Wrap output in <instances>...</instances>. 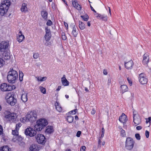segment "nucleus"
Masks as SVG:
<instances>
[{"label": "nucleus", "instance_id": "nucleus-35", "mask_svg": "<svg viewBox=\"0 0 151 151\" xmlns=\"http://www.w3.org/2000/svg\"><path fill=\"white\" fill-rule=\"evenodd\" d=\"M81 17L84 21H87L89 18L88 16L86 14L84 15L81 16Z\"/></svg>", "mask_w": 151, "mask_h": 151}, {"label": "nucleus", "instance_id": "nucleus-60", "mask_svg": "<svg viewBox=\"0 0 151 151\" xmlns=\"http://www.w3.org/2000/svg\"><path fill=\"white\" fill-rule=\"evenodd\" d=\"M105 130L104 128H102L101 129V133L104 134Z\"/></svg>", "mask_w": 151, "mask_h": 151}, {"label": "nucleus", "instance_id": "nucleus-47", "mask_svg": "<svg viewBox=\"0 0 151 151\" xmlns=\"http://www.w3.org/2000/svg\"><path fill=\"white\" fill-rule=\"evenodd\" d=\"M145 136L147 138H148L149 135V132L147 130H146L145 131Z\"/></svg>", "mask_w": 151, "mask_h": 151}, {"label": "nucleus", "instance_id": "nucleus-62", "mask_svg": "<svg viewBox=\"0 0 151 151\" xmlns=\"http://www.w3.org/2000/svg\"><path fill=\"white\" fill-rule=\"evenodd\" d=\"M91 113L92 114H94L95 113V112L93 110H92V111L91 112Z\"/></svg>", "mask_w": 151, "mask_h": 151}, {"label": "nucleus", "instance_id": "nucleus-3", "mask_svg": "<svg viewBox=\"0 0 151 151\" xmlns=\"http://www.w3.org/2000/svg\"><path fill=\"white\" fill-rule=\"evenodd\" d=\"M47 120L45 119H41L36 122L35 129L37 131H41L48 124Z\"/></svg>", "mask_w": 151, "mask_h": 151}, {"label": "nucleus", "instance_id": "nucleus-9", "mask_svg": "<svg viewBox=\"0 0 151 151\" xmlns=\"http://www.w3.org/2000/svg\"><path fill=\"white\" fill-rule=\"evenodd\" d=\"M9 46V42L8 41H2L0 42V51L2 52L4 50L7 49Z\"/></svg>", "mask_w": 151, "mask_h": 151}, {"label": "nucleus", "instance_id": "nucleus-38", "mask_svg": "<svg viewBox=\"0 0 151 151\" xmlns=\"http://www.w3.org/2000/svg\"><path fill=\"white\" fill-rule=\"evenodd\" d=\"M19 76L20 81H22L23 80V74L22 72H19Z\"/></svg>", "mask_w": 151, "mask_h": 151}, {"label": "nucleus", "instance_id": "nucleus-50", "mask_svg": "<svg viewBox=\"0 0 151 151\" xmlns=\"http://www.w3.org/2000/svg\"><path fill=\"white\" fill-rule=\"evenodd\" d=\"M127 80L130 86H131L132 84V82L128 78H127Z\"/></svg>", "mask_w": 151, "mask_h": 151}, {"label": "nucleus", "instance_id": "nucleus-6", "mask_svg": "<svg viewBox=\"0 0 151 151\" xmlns=\"http://www.w3.org/2000/svg\"><path fill=\"white\" fill-rule=\"evenodd\" d=\"M25 134L31 137L34 136L36 134V131L31 127L27 128L24 132Z\"/></svg>", "mask_w": 151, "mask_h": 151}, {"label": "nucleus", "instance_id": "nucleus-8", "mask_svg": "<svg viewBox=\"0 0 151 151\" xmlns=\"http://www.w3.org/2000/svg\"><path fill=\"white\" fill-rule=\"evenodd\" d=\"M133 122L135 126L141 123V121L140 117L138 114L135 113L134 111L133 112Z\"/></svg>", "mask_w": 151, "mask_h": 151}, {"label": "nucleus", "instance_id": "nucleus-7", "mask_svg": "<svg viewBox=\"0 0 151 151\" xmlns=\"http://www.w3.org/2000/svg\"><path fill=\"white\" fill-rule=\"evenodd\" d=\"M36 138L37 142L39 144H44L46 142V139L44 135L42 134H38Z\"/></svg>", "mask_w": 151, "mask_h": 151}, {"label": "nucleus", "instance_id": "nucleus-23", "mask_svg": "<svg viewBox=\"0 0 151 151\" xmlns=\"http://www.w3.org/2000/svg\"><path fill=\"white\" fill-rule=\"evenodd\" d=\"M41 15L43 18L45 20H47L48 15V13L46 11H41Z\"/></svg>", "mask_w": 151, "mask_h": 151}, {"label": "nucleus", "instance_id": "nucleus-40", "mask_svg": "<svg viewBox=\"0 0 151 151\" xmlns=\"http://www.w3.org/2000/svg\"><path fill=\"white\" fill-rule=\"evenodd\" d=\"M77 111V109H76L70 111L68 113L70 114H75L76 113Z\"/></svg>", "mask_w": 151, "mask_h": 151}, {"label": "nucleus", "instance_id": "nucleus-31", "mask_svg": "<svg viewBox=\"0 0 151 151\" xmlns=\"http://www.w3.org/2000/svg\"><path fill=\"white\" fill-rule=\"evenodd\" d=\"M55 105L57 110L59 112H61L62 111V108L59 105V103L56 102L55 104Z\"/></svg>", "mask_w": 151, "mask_h": 151}, {"label": "nucleus", "instance_id": "nucleus-54", "mask_svg": "<svg viewBox=\"0 0 151 151\" xmlns=\"http://www.w3.org/2000/svg\"><path fill=\"white\" fill-rule=\"evenodd\" d=\"M103 73L105 75H107V70L105 69H104L103 70Z\"/></svg>", "mask_w": 151, "mask_h": 151}, {"label": "nucleus", "instance_id": "nucleus-55", "mask_svg": "<svg viewBox=\"0 0 151 151\" xmlns=\"http://www.w3.org/2000/svg\"><path fill=\"white\" fill-rule=\"evenodd\" d=\"M62 39L63 40H65L66 39V37L65 35H62Z\"/></svg>", "mask_w": 151, "mask_h": 151}, {"label": "nucleus", "instance_id": "nucleus-44", "mask_svg": "<svg viewBox=\"0 0 151 151\" xmlns=\"http://www.w3.org/2000/svg\"><path fill=\"white\" fill-rule=\"evenodd\" d=\"M46 77H43L41 78V79H40L38 77L37 78V80L38 81H44L46 80Z\"/></svg>", "mask_w": 151, "mask_h": 151}, {"label": "nucleus", "instance_id": "nucleus-41", "mask_svg": "<svg viewBox=\"0 0 151 151\" xmlns=\"http://www.w3.org/2000/svg\"><path fill=\"white\" fill-rule=\"evenodd\" d=\"M135 137H136V139L138 140H140V136L139 134L138 133H137L135 134Z\"/></svg>", "mask_w": 151, "mask_h": 151}, {"label": "nucleus", "instance_id": "nucleus-24", "mask_svg": "<svg viewBox=\"0 0 151 151\" xmlns=\"http://www.w3.org/2000/svg\"><path fill=\"white\" fill-rule=\"evenodd\" d=\"M39 149L37 145H33L29 148V151H38Z\"/></svg>", "mask_w": 151, "mask_h": 151}, {"label": "nucleus", "instance_id": "nucleus-18", "mask_svg": "<svg viewBox=\"0 0 151 151\" xmlns=\"http://www.w3.org/2000/svg\"><path fill=\"white\" fill-rule=\"evenodd\" d=\"M127 119L126 116L124 114H123L119 118V120L121 122L123 123L126 122L127 121Z\"/></svg>", "mask_w": 151, "mask_h": 151}, {"label": "nucleus", "instance_id": "nucleus-14", "mask_svg": "<svg viewBox=\"0 0 151 151\" xmlns=\"http://www.w3.org/2000/svg\"><path fill=\"white\" fill-rule=\"evenodd\" d=\"M149 57L148 53H145L143 55V58L142 60V63L144 64H147L149 61Z\"/></svg>", "mask_w": 151, "mask_h": 151}, {"label": "nucleus", "instance_id": "nucleus-28", "mask_svg": "<svg viewBox=\"0 0 151 151\" xmlns=\"http://www.w3.org/2000/svg\"><path fill=\"white\" fill-rule=\"evenodd\" d=\"M27 4L24 3L22 4L21 8V11L22 12H25L27 11Z\"/></svg>", "mask_w": 151, "mask_h": 151}, {"label": "nucleus", "instance_id": "nucleus-1", "mask_svg": "<svg viewBox=\"0 0 151 151\" xmlns=\"http://www.w3.org/2000/svg\"><path fill=\"white\" fill-rule=\"evenodd\" d=\"M37 114L35 111L28 112L27 114L23 118L20 119V120L23 123L30 122H32L36 119Z\"/></svg>", "mask_w": 151, "mask_h": 151}, {"label": "nucleus", "instance_id": "nucleus-33", "mask_svg": "<svg viewBox=\"0 0 151 151\" xmlns=\"http://www.w3.org/2000/svg\"><path fill=\"white\" fill-rule=\"evenodd\" d=\"M8 147L7 146H4L0 149V151H10Z\"/></svg>", "mask_w": 151, "mask_h": 151}, {"label": "nucleus", "instance_id": "nucleus-64", "mask_svg": "<svg viewBox=\"0 0 151 151\" xmlns=\"http://www.w3.org/2000/svg\"><path fill=\"white\" fill-rule=\"evenodd\" d=\"M75 119L76 120H78V117L77 116H75Z\"/></svg>", "mask_w": 151, "mask_h": 151}, {"label": "nucleus", "instance_id": "nucleus-21", "mask_svg": "<svg viewBox=\"0 0 151 151\" xmlns=\"http://www.w3.org/2000/svg\"><path fill=\"white\" fill-rule=\"evenodd\" d=\"M72 4L73 6L77 10H81V6L75 1H73Z\"/></svg>", "mask_w": 151, "mask_h": 151}, {"label": "nucleus", "instance_id": "nucleus-19", "mask_svg": "<svg viewBox=\"0 0 151 151\" xmlns=\"http://www.w3.org/2000/svg\"><path fill=\"white\" fill-rule=\"evenodd\" d=\"M61 82L63 85L64 86H67L69 84V82L66 78L65 75H64L61 78Z\"/></svg>", "mask_w": 151, "mask_h": 151}, {"label": "nucleus", "instance_id": "nucleus-29", "mask_svg": "<svg viewBox=\"0 0 151 151\" xmlns=\"http://www.w3.org/2000/svg\"><path fill=\"white\" fill-rule=\"evenodd\" d=\"M78 32L76 30V29L75 25L73 27V30L72 32V34L74 37H76L78 35Z\"/></svg>", "mask_w": 151, "mask_h": 151}, {"label": "nucleus", "instance_id": "nucleus-4", "mask_svg": "<svg viewBox=\"0 0 151 151\" xmlns=\"http://www.w3.org/2000/svg\"><path fill=\"white\" fill-rule=\"evenodd\" d=\"M10 5V2L9 0H5L0 4V14L3 16L7 12Z\"/></svg>", "mask_w": 151, "mask_h": 151}, {"label": "nucleus", "instance_id": "nucleus-39", "mask_svg": "<svg viewBox=\"0 0 151 151\" xmlns=\"http://www.w3.org/2000/svg\"><path fill=\"white\" fill-rule=\"evenodd\" d=\"M40 89L42 93H43V94H45L46 93V89L45 88L40 86Z\"/></svg>", "mask_w": 151, "mask_h": 151}, {"label": "nucleus", "instance_id": "nucleus-27", "mask_svg": "<svg viewBox=\"0 0 151 151\" xmlns=\"http://www.w3.org/2000/svg\"><path fill=\"white\" fill-rule=\"evenodd\" d=\"M98 16L97 17L98 19H102L103 20L106 21L107 20V16H104L103 15H101L100 14H97Z\"/></svg>", "mask_w": 151, "mask_h": 151}, {"label": "nucleus", "instance_id": "nucleus-30", "mask_svg": "<svg viewBox=\"0 0 151 151\" xmlns=\"http://www.w3.org/2000/svg\"><path fill=\"white\" fill-rule=\"evenodd\" d=\"M79 27L81 29L83 30L85 28V25L82 22L79 21Z\"/></svg>", "mask_w": 151, "mask_h": 151}, {"label": "nucleus", "instance_id": "nucleus-26", "mask_svg": "<svg viewBox=\"0 0 151 151\" xmlns=\"http://www.w3.org/2000/svg\"><path fill=\"white\" fill-rule=\"evenodd\" d=\"M128 90V88L127 86L125 85H121V90H120L122 91V93H124Z\"/></svg>", "mask_w": 151, "mask_h": 151}, {"label": "nucleus", "instance_id": "nucleus-49", "mask_svg": "<svg viewBox=\"0 0 151 151\" xmlns=\"http://www.w3.org/2000/svg\"><path fill=\"white\" fill-rule=\"evenodd\" d=\"M3 132V129L1 126L0 125V134H1Z\"/></svg>", "mask_w": 151, "mask_h": 151}, {"label": "nucleus", "instance_id": "nucleus-58", "mask_svg": "<svg viewBox=\"0 0 151 151\" xmlns=\"http://www.w3.org/2000/svg\"><path fill=\"white\" fill-rule=\"evenodd\" d=\"M90 7L92 11H93L95 13H96V11L91 6V5H90Z\"/></svg>", "mask_w": 151, "mask_h": 151}, {"label": "nucleus", "instance_id": "nucleus-34", "mask_svg": "<svg viewBox=\"0 0 151 151\" xmlns=\"http://www.w3.org/2000/svg\"><path fill=\"white\" fill-rule=\"evenodd\" d=\"M67 121L69 123L72 122L73 120V117L72 116H68L66 118Z\"/></svg>", "mask_w": 151, "mask_h": 151}, {"label": "nucleus", "instance_id": "nucleus-63", "mask_svg": "<svg viewBox=\"0 0 151 151\" xmlns=\"http://www.w3.org/2000/svg\"><path fill=\"white\" fill-rule=\"evenodd\" d=\"M104 134L101 133V137H101V138H103L104 137Z\"/></svg>", "mask_w": 151, "mask_h": 151}, {"label": "nucleus", "instance_id": "nucleus-13", "mask_svg": "<svg viewBox=\"0 0 151 151\" xmlns=\"http://www.w3.org/2000/svg\"><path fill=\"white\" fill-rule=\"evenodd\" d=\"M5 118L9 121H13L15 120L17 117V115L16 114L13 113H9L6 114Z\"/></svg>", "mask_w": 151, "mask_h": 151}, {"label": "nucleus", "instance_id": "nucleus-56", "mask_svg": "<svg viewBox=\"0 0 151 151\" xmlns=\"http://www.w3.org/2000/svg\"><path fill=\"white\" fill-rule=\"evenodd\" d=\"M111 79L110 78H109L108 79V84L109 85L111 83Z\"/></svg>", "mask_w": 151, "mask_h": 151}, {"label": "nucleus", "instance_id": "nucleus-17", "mask_svg": "<svg viewBox=\"0 0 151 151\" xmlns=\"http://www.w3.org/2000/svg\"><path fill=\"white\" fill-rule=\"evenodd\" d=\"M18 129L15 128L14 130H13L12 131V134L13 135L16 136L14 138V137L13 139V140L14 142L16 141V139H17V138L18 137Z\"/></svg>", "mask_w": 151, "mask_h": 151}, {"label": "nucleus", "instance_id": "nucleus-48", "mask_svg": "<svg viewBox=\"0 0 151 151\" xmlns=\"http://www.w3.org/2000/svg\"><path fill=\"white\" fill-rule=\"evenodd\" d=\"M86 149V147L84 146H82L81 148L80 151H85Z\"/></svg>", "mask_w": 151, "mask_h": 151}, {"label": "nucleus", "instance_id": "nucleus-2", "mask_svg": "<svg viewBox=\"0 0 151 151\" xmlns=\"http://www.w3.org/2000/svg\"><path fill=\"white\" fill-rule=\"evenodd\" d=\"M18 73L17 71L13 68H11L10 71L8 73L7 79L9 83H14L18 78Z\"/></svg>", "mask_w": 151, "mask_h": 151}, {"label": "nucleus", "instance_id": "nucleus-53", "mask_svg": "<svg viewBox=\"0 0 151 151\" xmlns=\"http://www.w3.org/2000/svg\"><path fill=\"white\" fill-rule=\"evenodd\" d=\"M64 24L66 27L67 29H68V23L64 22Z\"/></svg>", "mask_w": 151, "mask_h": 151}, {"label": "nucleus", "instance_id": "nucleus-42", "mask_svg": "<svg viewBox=\"0 0 151 151\" xmlns=\"http://www.w3.org/2000/svg\"><path fill=\"white\" fill-rule=\"evenodd\" d=\"M45 30L46 34H51L50 29L48 28L47 27H45Z\"/></svg>", "mask_w": 151, "mask_h": 151}, {"label": "nucleus", "instance_id": "nucleus-25", "mask_svg": "<svg viewBox=\"0 0 151 151\" xmlns=\"http://www.w3.org/2000/svg\"><path fill=\"white\" fill-rule=\"evenodd\" d=\"M2 58H4L5 60H8L10 58V56L9 54L7 52H4L2 54Z\"/></svg>", "mask_w": 151, "mask_h": 151}, {"label": "nucleus", "instance_id": "nucleus-52", "mask_svg": "<svg viewBox=\"0 0 151 151\" xmlns=\"http://www.w3.org/2000/svg\"><path fill=\"white\" fill-rule=\"evenodd\" d=\"M136 129L137 130H140L142 129V127L141 126H137L136 127Z\"/></svg>", "mask_w": 151, "mask_h": 151}, {"label": "nucleus", "instance_id": "nucleus-45", "mask_svg": "<svg viewBox=\"0 0 151 151\" xmlns=\"http://www.w3.org/2000/svg\"><path fill=\"white\" fill-rule=\"evenodd\" d=\"M46 24L48 26H51L52 24V22L50 20H48Z\"/></svg>", "mask_w": 151, "mask_h": 151}, {"label": "nucleus", "instance_id": "nucleus-11", "mask_svg": "<svg viewBox=\"0 0 151 151\" xmlns=\"http://www.w3.org/2000/svg\"><path fill=\"white\" fill-rule=\"evenodd\" d=\"M0 88L2 91H11L13 89L11 86H8L6 83L2 84L0 86Z\"/></svg>", "mask_w": 151, "mask_h": 151}, {"label": "nucleus", "instance_id": "nucleus-61", "mask_svg": "<svg viewBox=\"0 0 151 151\" xmlns=\"http://www.w3.org/2000/svg\"><path fill=\"white\" fill-rule=\"evenodd\" d=\"M87 25L88 27H90L91 25L90 22H87Z\"/></svg>", "mask_w": 151, "mask_h": 151}, {"label": "nucleus", "instance_id": "nucleus-37", "mask_svg": "<svg viewBox=\"0 0 151 151\" xmlns=\"http://www.w3.org/2000/svg\"><path fill=\"white\" fill-rule=\"evenodd\" d=\"M120 129H121V135L123 137H125L126 135V133L125 131L122 128H119Z\"/></svg>", "mask_w": 151, "mask_h": 151}, {"label": "nucleus", "instance_id": "nucleus-57", "mask_svg": "<svg viewBox=\"0 0 151 151\" xmlns=\"http://www.w3.org/2000/svg\"><path fill=\"white\" fill-rule=\"evenodd\" d=\"M101 137H99V140L98 141V146L100 145L101 143Z\"/></svg>", "mask_w": 151, "mask_h": 151}, {"label": "nucleus", "instance_id": "nucleus-16", "mask_svg": "<svg viewBox=\"0 0 151 151\" xmlns=\"http://www.w3.org/2000/svg\"><path fill=\"white\" fill-rule=\"evenodd\" d=\"M24 38V36L22 34V32L20 31L17 36V41L19 42H21Z\"/></svg>", "mask_w": 151, "mask_h": 151}, {"label": "nucleus", "instance_id": "nucleus-20", "mask_svg": "<svg viewBox=\"0 0 151 151\" xmlns=\"http://www.w3.org/2000/svg\"><path fill=\"white\" fill-rule=\"evenodd\" d=\"M54 131L53 127L52 126H48L47 127L45 132L48 134H51Z\"/></svg>", "mask_w": 151, "mask_h": 151}, {"label": "nucleus", "instance_id": "nucleus-15", "mask_svg": "<svg viewBox=\"0 0 151 151\" xmlns=\"http://www.w3.org/2000/svg\"><path fill=\"white\" fill-rule=\"evenodd\" d=\"M124 65L126 68L128 69H131L133 65V63L132 60H129L127 62H125Z\"/></svg>", "mask_w": 151, "mask_h": 151}, {"label": "nucleus", "instance_id": "nucleus-59", "mask_svg": "<svg viewBox=\"0 0 151 151\" xmlns=\"http://www.w3.org/2000/svg\"><path fill=\"white\" fill-rule=\"evenodd\" d=\"M61 86H58V88L56 89V90L58 91H59L60 90V89H61Z\"/></svg>", "mask_w": 151, "mask_h": 151}, {"label": "nucleus", "instance_id": "nucleus-10", "mask_svg": "<svg viewBox=\"0 0 151 151\" xmlns=\"http://www.w3.org/2000/svg\"><path fill=\"white\" fill-rule=\"evenodd\" d=\"M139 82L142 84H145L147 82V79L144 73H142L139 74Z\"/></svg>", "mask_w": 151, "mask_h": 151}, {"label": "nucleus", "instance_id": "nucleus-43", "mask_svg": "<svg viewBox=\"0 0 151 151\" xmlns=\"http://www.w3.org/2000/svg\"><path fill=\"white\" fill-rule=\"evenodd\" d=\"M22 124L21 123H19L18 124H16L15 128L19 130V128L22 126Z\"/></svg>", "mask_w": 151, "mask_h": 151}, {"label": "nucleus", "instance_id": "nucleus-36", "mask_svg": "<svg viewBox=\"0 0 151 151\" xmlns=\"http://www.w3.org/2000/svg\"><path fill=\"white\" fill-rule=\"evenodd\" d=\"M5 64V61L1 58H0V68L2 67Z\"/></svg>", "mask_w": 151, "mask_h": 151}, {"label": "nucleus", "instance_id": "nucleus-12", "mask_svg": "<svg viewBox=\"0 0 151 151\" xmlns=\"http://www.w3.org/2000/svg\"><path fill=\"white\" fill-rule=\"evenodd\" d=\"M6 98H7V102L11 106H14L17 102V99L12 96H10L8 98H7V97Z\"/></svg>", "mask_w": 151, "mask_h": 151}, {"label": "nucleus", "instance_id": "nucleus-32", "mask_svg": "<svg viewBox=\"0 0 151 151\" xmlns=\"http://www.w3.org/2000/svg\"><path fill=\"white\" fill-rule=\"evenodd\" d=\"M51 36V34H46L45 36L46 41H49Z\"/></svg>", "mask_w": 151, "mask_h": 151}, {"label": "nucleus", "instance_id": "nucleus-5", "mask_svg": "<svg viewBox=\"0 0 151 151\" xmlns=\"http://www.w3.org/2000/svg\"><path fill=\"white\" fill-rule=\"evenodd\" d=\"M134 142L132 138L130 137H127L125 142V147L128 150H131L133 148Z\"/></svg>", "mask_w": 151, "mask_h": 151}, {"label": "nucleus", "instance_id": "nucleus-46", "mask_svg": "<svg viewBox=\"0 0 151 151\" xmlns=\"http://www.w3.org/2000/svg\"><path fill=\"white\" fill-rule=\"evenodd\" d=\"M39 54L38 53H35L33 55V57L35 59H37L39 57Z\"/></svg>", "mask_w": 151, "mask_h": 151}, {"label": "nucleus", "instance_id": "nucleus-22", "mask_svg": "<svg viewBox=\"0 0 151 151\" xmlns=\"http://www.w3.org/2000/svg\"><path fill=\"white\" fill-rule=\"evenodd\" d=\"M21 99L22 101L25 103L27 100V93H24L22 94L21 96Z\"/></svg>", "mask_w": 151, "mask_h": 151}, {"label": "nucleus", "instance_id": "nucleus-51", "mask_svg": "<svg viewBox=\"0 0 151 151\" xmlns=\"http://www.w3.org/2000/svg\"><path fill=\"white\" fill-rule=\"evenodd\" d=\"M81 134V132L80 131H78L76 134V136L78 137H79L80 136Z\"/></svg>", "mask_w": 151, "mask_h": 151}]
</instances>
